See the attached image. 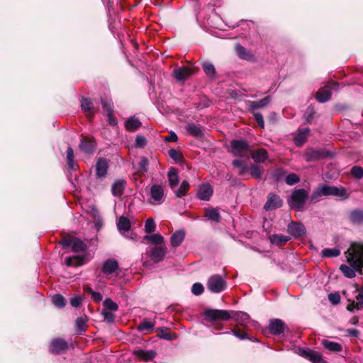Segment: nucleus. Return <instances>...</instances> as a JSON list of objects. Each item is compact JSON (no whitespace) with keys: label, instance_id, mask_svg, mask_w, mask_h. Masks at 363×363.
Masks as SVG:
<instances>
[{"label":"nucleus","instance_id":"64","mask_svg":"<svg viewBox=\"0 0 363 363\" xmlns=\"http://www.w3.org/2000/svg\"><path fill=\"white\" fill-rule=\"evenodd\" d=\"M357 303L360 308H363V289L359 291L358 295L356 296Z\"/></svg>","mask_w":363,"mask_h":363},{"label":"nucleus","instance_id":"20","mask_svg":"<svg viewBox=\"0 0 363 363\" xmlns=\"http://www.w3.org/2000/svg\"><path fill=\"white\" fill-rule=\"evenodd\" d=\"M126 182L124 179H117L111 186V192L114 196H121L125 190Z\"/></svg>","mask_w":363,"mask_h":363},{"label":"nucleus","instance_id":"17","mask_svg":"<svg viewBox=\"0 0 363 363\" xmlns=\"http://www.w3.org/2000/svg\"><path fill=\"white\" fill-rule=\"evenodd\" d=\"M118 262L115 259H106L102 267V272L106 275L115 272L118 269Z\"/></svg>","mask_w":363,"mask_h":363},{"label":"nucleus","instance_id":"39","mask_svg":"<svg viewBox=\"0 0 363 363\" xmlns=\"http://www.w3.org/2000/svg\"><path fill=\"white\" fill-rule=\"evenodd\" d=\"M117 227L120 232L128 231L130 228V222L126 217L121 216L117 223Z\"/></svg>","mask_w":363,"mask_h":363},{"label":"nucleus","instance_id":"21","mask_svg":"<svg viewBox=\"0 0 363 363\" xmlns=\"http://www.w3.org/2000/svg\"><path fill=\"white\" fill-rule=\"evenodd\" d=\"M191 74V71L186 67H180L174 70V78L180 82H184Z\"/></svg>","mask_w":363,"mask_h":363},{"label":"nucleus","instance_id":"50","mask_svg":"<svg viewBox=\"0 0 363 363\" xmlns=\"http://www.w3.org/2000/svg\"><path fill=\"white\" fill-rule=\"evenodd\" d=\"M101 104L104 111L107 113H112L113 110V102L108 99H101Z\"/></svg>","mask_w":363,"mask_h":363},{"label":"nucleus","instance_id":"34","mask_svg":"<svg viewBox=\"0 0 363 363\" xmlns=\"http://www.w3.org/2000/svg\"><path fill=\"white\" fill-rule=\"evenodd\" d=\"M155 323L147 320H144L138 326V331L144 333H150L154 330Z\"/></svg>","mask_w":363,"mask_h":363},{"label":"nucleus","instance_id":"10","mask_svg":"<svg viewBox=\"0 0 363 363\" xmlns=\"http://www.w3.org/2000/svg\"><path fill=\"white\" fill-rule=\"evenodd\" d=\"M60 244L65 248L71 247L74 252H84L87 248L86 244L77 238H65Z\"/></svg>","mask_w":363,"mask_h":363},{"label":"nucleus","instance_id":"4","mask_svg":"<svg viewBox=\"0 0 363 363\" xmlns=\"http://www.w3.org/2000/svg\"><path fill=\"white\" fill-rule=\"evenodd\" d=\"M232 317L231 311L225 310L206 308L204 311L205 320L213 323L220 320L228 321Z\"/></svg>","mask_w":363,"mask_h":363},{"label":"nucleus","instance_id":"23","mask_svg":"<svg viewBox=\"0 0 363 363\" xmlns=\"http://www.w3.org/2000/svg\"><path fill=\"white\" fill-rule=\"evenodd\" d=\"M308 128H299L297 135L294 137V140L296 146L301 147L306 140L307 135L309 133Z\"/></svg>","mask_w":363,"mask_h":363},{"label":"nucleus","instance_id":"24","mask_svg":"<svg viewBox=\"0 0 363 363\" xmlns=\"http://www.w3.org/2000/svg\"><path fill=\"white\" fill-rule=\"evenodd\" d=\"M133 354L137 357L147 362L155 357L156 352L154 350H134Z\"/></svg>","mask_w":363,"mask_h":363},{"label":"nucleus","instance_id":"13","mask_svg":"<svg viewBox=\"0 0 363 363\" xmlns=\"http://www.w3.org/2000/svg\"><path fill=\"white\" fill-rule=\"evenodd\" d=\"M287 232L294 238L306 235V229L301 223L291 221L287 225Z\"/></svg>","mask_w":363,"mask_h":363},{"label":"nucleus","instance_id":"63","mask_svg":"<svg viewBox=\"0 0 363 363\" xmlns=\"http://www.w3.org/2000/svg\"><path fill=\"white\" fill-rule=\"evenodd\" d=\"M82 299L80 296H74L70 298V304L74 307H78L82 304Z\"/></svg>","mask_w":363,"mask_h":363},{"label":"nucleus","instance_id":"51","mask_svg":"<svg viewBox=\"0 0 363 363\" xmlns=\"http://www.w3.org/2000/svg\"><path fill=\"white\" fill-rule=\"evenodd\" d=\"M168 155L176 162H180L183 159L182 154L174 148H171L168 151Z\"/></svg>","mask_w":363,"mask_h":363},{"label":"nucleus","instance_id":"42","mask_svg":"<svg viewBox=\"0 0 363 363\" xmlns=\"http://www.w3.org/2000/svg\"><path fill=\"white\" fill-rule=\"evenodd\" d=\"M189 189V184L186 180H184L179 189L175 191V195L178 198L184 196Z\"/></svg>","mask_w":363,"mask_h":363},{"label":"nucleus","instance_id":"30","mask_svg":"<svg viewBox=\"0 0 363 363\" xmlns=\"http://www.w3.org/2000/svg\"><path fill=\"white\" fill-rule=\"evenodd\" d=\"M186 130L189 135L194 137H199L203 134L202 127L194 123H189L186 126Z\"/></svg>","mask_w":363,"mask_h":363},{"label":"nucleus","instance_id":"27","mask_svg":"<svg viewBox=\"0 0 363 363\" xmlns=\"http://www.w3.org/2000/svg\"><path fill=\"white\" fill-rule=\"evenodd\" d=\"M323 152L314 149H308L304 155V158L307 162L318 160L323 157Z\"/></svg>","mask_w":363,"mask_h":363},{"label":"nucleus","instance_id":"60","mask_svg":"<svg viewBox=\"0 0 363 363\" xmlns=\"http://www.w3.org/2000/svg\"><path fill=\"white\" fill-rule=\"evenodd\" d=\"M230 333L233 334L235 337H237L240 340L249 339L248 335L247 333H240L234 329H230V332H228L227 333Z\"/></svg>","mask_w":363,"mask_h":363},{"label":"nucleus","instance_id":"26","mask_svg":"<svg viewBox=\"0 0 363 363\" xmlns=\"http://www.w3.org/2000/svg\"><path fill=\"white\" fill-rule=\"evenodd\" d=\"M323 347L332 352H339L342 350V346L336 342L328 340H323L321 342Z\"/></svg>","mask_w":363,"mask_h":363},{"label":"nucleus","instance_id":"31","mask_svg":"<svg viewBox=\"0 0 363 363\" xmlns=\"http://www.w3.org/2000/svg\"><path fill=\"white\" fill-rule=\"evenodd\" d=\"M79 149L86 154H92L95 150L94 143L91 140L83 139L79 144Z\"/></svg>","mask_w":363,"mask_h":363},{"label":"nucleus","instance_id":"49","mask_svg":"<svg viewBox=\"0 0 363 363\" xmlns=\"http://www.w3.org/2000/svg\"><path fill=\"white\" fill-rule=\"evenodd\" d=\"M233 165L238 169L240 175H244L247 172V168L244 162L240 160H235L233 161Z\"/></svg>","mask_w":363,"mask_h":363},{"label":"nucleus","instance_id":"3","mask_svg":"<svg viewBox=\"0 0 363 363\" xmlns=\"http://www.w3.org/2000/svg\"><path fill=\"white\" fill-rule=\"evenodd\" d=\"M308 199V192L304 189H295L291 194L289 205L297 211H302Z\"/></svg>","mask_w":363,"mask_h":363},{"label":"nucleus","instance_id":"52","mask_svg":"<svg viewBox=\"0 0 363 363\" xmlns=\"http://www.w3.org/2000/svg\"><path fill=\"white\" fill-rule=\"evenodd\" d=\"M285 182L288 185L292 186L300 182V178L297 174L291 173L286 176Z\"/></svg>","mask_w":363,"mask_h":363},{"label":"nucleus","instance_id":"19","mask_svg":"<svg viewBox=\"0 0 363 363\" xmlns=\"http://www.w3.org/2000/svg\"><path fill=\"white\" fill-rule=\"evenodd\" d=\"M231 313L232 318H233L237 323L240 325L246 326L250 321V315L245 312L231 311Z\"/></svg>","mask_w":363,"mask_h":363},{"label":"nucleus","instance_id":"57","mask_svg":"<svg viewBox=\"0 0 363 363\" xmlns=\"http://www.w3.org/2000/svg\"><path fill=\"white\" fill-rule=\"evenodd\" d=\"M204 288L201 283H195L191 287V292L196 295L199 296L203 294Z\"/></svg>","mask_w":363,"mask_h":363},{"label":"nucleus","instance_id":"2","mask_svg":"<svg viewBox=\"0 0 363 363\" xmlns=\"http://www.w3.org/2000/svg\"><path fill=\"white\" fill-rule=\"evenodd\" d=\"M346 190L343 187L331 186L326 184L318 186L313 191L311 196V201H314L320 196H336L339 197H345Z\"/></svg>","mask_w":363,"mask_h":363},{"label":"nucleus","instance_id":"18","mask_svg":"<svg viewBox=\"0 0 363 363\" xmlns=\"http://www.w3.org/2000/svg\"><path fill=\"white\" fill-rule=\"evenodd\" d=\"M108 164L106 159L99 158L96 164V176L99 178L105 177L107 174Z\"/></svg>","mask_w":363,"mask_h":363},{"label":"nucleus","instance_id":"25","mask_svg":"<svg viewBox=\"0 0 363 363\" xmlns=\"http://www.w3.org/2000/svg\"><path fill=\"white\" fill-rule=\"evenodd\" d=\"M185 238V232L184 230H177L174 233L170 238L171 245L173 247H179Z\"/></svg>","mask_w":363,"mask_h":363},{"label":"nucleus","instance_id":"14","mask_svg":"<svg viewBox=\"0 0 363 363\" xmlns=\"http://www.w3.org/2000/svg\"><path fill=\"white\" fill-rule=\"evenodd\" d=\"M283 205V201L280 196L274 193H269L266 203L264 205L265 211H271L279 208Z\"/></svg>","mask_w":363,"mask_h":363},{"label":"nucleus","instance_id":"62","mask_svg":"<svg viewBox=\"0 0 363 363\" xmlns=\"http://www.w3.org/2000/svg\"><path fill=\"white\" fill-rule=\"evenodd\" d=\"M158 336L167 340H172L173 339L172 334L168 333L166 328H161V333Z\"/></svg>","mask_w":363,"mask_h":363},{"label":"nucleus","instance_id":"48","mask_svg":"<svg viewBox=\"0 0 363 363\" xmlns=\"http://www.w3.org/2000/svg\"><path fill=\"white\" fill-rule=\"evenodd\" d=\"M53 304L57 308L65 307L66 302L65 298L61 294H55L52 297Z\"/></svg>","mask_w":363,"mask_h":363},{"label":"nucleus","instance_id":"32","mask_svg":"<svg viewBox=\"0 0 363 363\" xmlns=\"http://www.w3.org/2000/svg\"><path fill=\"white\" fill-rule=\"evenodd\" d=\"M141 126V122L135 116L128 118L125 122V128L128 131H135Z\"/></svg>","mask_w":363,"mask_h":363},{"label":"nucleus","instance_id":"59","mask_svg":"<svg viewBox=\"0 0 363 363\" xmlns=\"http://www.w3.org/2000/svg\"><path fill=\"white\" fill-rule=\"evenodd\" d=\"M253 116H254V118L256 121L257 123L258 124V125L261 128H264V118H263L262 113L259 112H254Z\"/></svg>","mask_w":363,"mask_h":363},{"label":"nucleus","instance_id":"28","mask_svg":"<svg viewBox=\"0 0 363 363\" xmlns=\"http://www.w3.org/2000/svg\"><path fill=\"white\" fill-rule=\"evenodd\" d=\"M251 155L255 162H264L268 158V153L265 149L255 150L252 152Z\"/></svg>","mask_w":363,"mask_h":363},{"label":"nucleus","instance_id":"46","mask_svg":"<svg viewBox=\"0 0 363 363\" xmlns=\"http://www.w3.org/2000/svg\"><path fill=\"white\" fill-rule=\"evenodd\" d=\"M236 52L238 56L244 60H249L251 57V54L247 50L240 45L236 46Z\"/></svg>","mask_w":363,"mask_h":363},{"label":"nucleus","instance_id":"54","mask_svg":"<svg viewBox=\"0 0 363 363\" xmlns=\"http://www.w3.org/2000/svg\"><path fill=\"white\" fill-rule=\"evenodd\" d=\"M149 161L148 159L145 157H142L139 163L138 168L139 171L145 173L148 171Z\"/></svg>","mask_w":363,"mask_h":363},{"label":"nucleus","instance_id":"41","mask_svg":"<svg viewBox=\"0 0 363 363\" xmlns=\"http://www.w3.org/2000/svg\"><path fill=\"white\" fill-rule=\"evenodd\" d=\"M81 108L84 112H90L94 108L91 100L89 98L82 97L81 98Z\"/></svg>","mask_w":363,"mask_h":363},{"label":"nucleus","instance_id":"53","mask_svg":"<svg viewBox=\"0 0 363 363\" xmlns=\"http://www.w3.org/2000/svg\"><path fill=\"white\" fill-rule=\"evenodd\" d=\"M156 225L152 218H147L145 223V231L151 233L155 230Z\"/></svg>","mask_w":363,"mask_h":363},{"label":"nucleus","instance_id":"61","mask_svg":"<svg viewBox=\"0 0 363 363\" xmlns=\"http://www.w3.org/2000/svg\"><path fill=\"white\" fill-rule=\"evenodd\" d=\"M328 299L333 304H338L340 302V296L337 293H331L328 295Z\"/></svg>","mask_w":363,"mask_h":363},{"label":"nucleus","instance_id":"6","mask_svg":"<svg viewBox=\"0 0 363 363\" xmlns=\"http://www.w3.org/2000/svg\"><path fill=\"white\" fill-rule=\"evenodd\" d=\"M231 152L235 157H247L250 151V147L247 141L245 140H233L230 142Z\"/></svg>","mask_w":363,"mask_h":363},{"label":"nucleus","instance_id":"9","mask_svg":"<svg viewBox=\"0 0 363 363\" xmlns=\"http://www.w3.org/2000/svg\"><path fill=\"white\" fill-rule=\"evenodd\" d=\"M295 352L308 359L312 363H328L320 353L308 348L296 347Z\"/></svg>","mask_w":363,"mask_h":363},{"label":"nucleus","instance_id":"7","mask_svg":"<svg viewBox=\"0 0 363 363\" xmlns=\"http://www.w3.org/2000/svg\"><path fill=\"white\" fill-rule=\"evenodd\" d=\"M206 285L208 289L214 294L220 293L226 288V282L220 274L211 276L207 281Z\"/></svg>","mask_w":363,"mask_h":363},{"label":"nucleus","instance_id":"29","mask_svg":"<svg viewBox=\"0 0 363 363\" xmlns=\"http://www.w3.org/2000/svg\"><path fill=\"white\" fill-rule=\"evenodd\" d=\"M290 240V237L287 235L273 234L269 236V240L272 244L281 246L286 243Z\"/></svg>","mask_w":363,"mask_h":363},{"label":"nucleus","instance_id":"40","mask_svg":"<svg viewBox=\"0 0 363 363\" xmlns=\"http://www.w3.org/2000/svg\"><path fill=\"white\" fill-rule=\"evenodd\" d=\"M340 255V250L337 248H325L321 252L323 257H336Z\"/></svg>","mask_w":363,"mask_h":363},{"label":"nucleus","instance_id":"22","mask_svg":"<svg viewBox=\"0 0 363 363\" xmlns=\"http://www.w3.org/2000/svg\"><path fill=\"white\" fill-rule=\"evenodd\" d=\"M271 101V97L267 96L258 101H249L248 110L250 111H254L256 109L263 108L267 106Z\"/></svg>","mask_w":363,"mask_h":363},{"label":"nucleus","instance_id":"44","mask_svg":"<svg viewBox=\"0 0 363 363\" xmlns=\"http://www.w3.org/2000/svg\"><path fill=\"white\" fill-rule=\"evenodd\" d=\"M248 171L253 178L260 179L262 178V170L257 164H252L248 169Z\"/></svg>","mask_w":363,"mask_h":363},{"label":"nucleus","instance_id":"38","mask_svg":"<svg viewBox=\"0 0 363 363\" xmlns=\"http://www.w3.org/2000/svg\"><path fill=\"white\" fill-rule=\"evenodd\" d=\"M167 176H168L169 186L172 189H173L176 186H177V184L179 183V177H178V174L174 168H172L169 171Z\"/></svg>","mask_w":363,"mask_h":363},{"label":"nucleus","instance_id":"35","mask_svg":"<svg viewBox=\"0 0 363 363\" xmlns=\"http://www.w3.org/2000/svg\"><path fill=\"white\" fill-rule=\"evenodd\" d=\"M84 263V257L78 255L72 257H67L65 258V264L67 267L81 266Z\"/></svg>","mask_w":363,"mask_h":363},{"label":"nucleus","instance_id":"47","mask_svg":"<svg viewBox=\"0 0 363 363\" xmlns=\"http://www.w3.org/2000/svg\"><path fill=\"white\" fill-rule=\"evenodd\" d=\"M350 219L353 223H363V211H353L350 214Z\"/></svg>","mask_w":363,"mask_h":363},{"label":"nucleus","instance_id":"1","mask_svg":"<svg viewBox=\"0 0 363 363\" xmlns=\"http://www.w3.org/2000/svg\"><path fill=\"white\" fill-rule=\"evenodd\" d=\"M348 252L350 265L341 264L340 269L345 277L353 278L357 272L362 273L363 269V243H352Z\"/></svg>","mask_w":363,"mask_h":363},{"label":"nucleus","instance_id":"16","mask_svg":"<svg viewBox=\"0 0 363 363\" xmlns=\"http://www.w3.org/2000/svg\"><path fill=\"white\" fill-rule=\"evenodd\" d=\"M213 188L209 184H203L198 189L197 196L202 201H208L213 194Z\"/></svg>","mask_w":363,"mask_h":363},{"label":"nucleus","instance_id":"8","mask_svg":"<svg viewBox=\"0 0 363 363\" xmlns=\"http://www.w3.org/2000/svg\"><path fill=\"white\" fill-rule=\"evenodd\" d=\"M340 84L330 81L325 86L321 87L316 94V99L320 103L328 101L331 97V90L337 91Z\"/></svg>","mask_w":363,"mask_h":363},{"label":"nucleus","instance_id":"56","mask_svg":"<svg viewBox=\"0 0 363 363\" xmlns=\"http://www.w3.org/2000/svg\"><path fill=\"white\" fill-rule=\"evenodd\" d=\"M350 172L357 179H362L363 177V168L359 166L353 167Z\"/></svg>","mask_w":363,"mask_h":363},{"label":"nucleus","instance_id":"15","mask_svg":"<svg viewBox=\"0 0 363 363\" xmlns=\"http://www.w3.org/2000/svg\"><path fill=\"white\" fill-rule=\"evenodd\" d=\"M67 348L68 345L65 340L62 338H57L54 339L51 342L49 350L51 353L59 354L62 352L67 350Z\"/></svg>","mask_w":363,"mask_h":363},{"label":"nucleus","instance_id":"37","mask_svg":"<svg viewBox=\"0 0 363 363\" xmlns=\"http://www.w3.org/2000/svg\"><path fill=\"white\" fill-rule=\"evenodd\" d=\"M202 67H203L205 74L209 78H211V79H215L216 72L215 67L212 63H211L209 62H205L203 63Z\"/></svg>","mask_w":363,"mask_h":363},{"label":"nucleus","instance_id":"33","mask_svg":"<svg viewBox=\"0 0 363 363\" xmlns=\"http://www.w3.org/2000/svg\"><path fill=\"white\" fill-rule=\"evenodd\" d=\"M88 318L86 315L78 317L75 321L76 331L79 334H82L85 332L87 328Z\"/></svg>","mask_w":363,"mask_h":363},{"label":"nucleus","instance_id":"58","mask_svg":"<svg viewBox=\"0 0 363 363\" xmlns=\"http://www.w3.org/2000/svg\"><path fill=\"white\" fill-rule=\"evenodd\" d=\"M147 144V140L145 137L141 135H138L135 138V145L138 147H144Z\"/></svg>","mask_w":363,"mask_h":363},{"label":"nucleus","instance_id":"12","mask_svg":"<svg viewBox=\"0 0 363 363\" xmlns=\"http://www.w3.org/2000/svg\"><path fill=\"white\" fill-rule=\"evenodd\" d=\"M167 253V249L163 246H155L147 252V256L156 263L162 262Z\"/></svg>","mask_w":363,"mask_h":363},{"label":"nucleus","instance_id":"45","mask_svg":"<svg viewBox=\"0 0 363 363\" xmlns=\"http://www.w3.org/2000/svg\"><path fill=\"white\" fill-rule=\"evenodd\" d=\"M104 310H110L111 311H117L118 309V305L114 302L111 298H107L104 301Z\"/></svg>","mask_w":363,"mask_h":363},{"label":"nucleus","instance_id":"43","mask_svg":"<svg viewBox=\"0 0 363 363\" xmlns=\"http://www.w3.org/2000/svg\"><path fill=\"white\" fill-rule=\"evenodd\" d=\"M144 240H149L151 242L157 245H161L164 242V238L158 233L145 235Z\"/></svg>","mask_w":363,"mask_h":363},{"label":"nucleus","instance_id":"5","mask_svg":"<svg viewBox=\"0 0 363 363\" xmlns=\"http://www.w3.org/2000/svg\"><path fill=\"white\" fill-rule=\"evenodd\" d=\"M149 195L150 197L147 201L151 205H161L165 200L164 187L160 184H153L151 186Z\"/></svg>","mask_w":363,"mask_h":363},{"label":"nucleus","instance_id":"55","mask_svg":"<svg viewBox=\"0 0 363 363\" xmlns=\"http://www.w3.org/2000/svg\"><path fill=\"white\" fill-rule=\"evenodd\" d=\"M104 320L108 323H112L115 320V315L111 311H108L106 310H103L101 313Z\"/></svg>","mask_w":363,"mask_h":363},{"label":"nucleus","instance_id":"36","mask_svg":"<svg viewBox=\"0 0 363 363\" xmlns=\"http://www.w3.org/2000/svg\"><path fill=\"white\" fill-rule=\"evenodd\" d=\"M205 217L214 222H219L220 214L216 208H211L206 209Z\"/></svg>","mask_w":363,"mask_h":363},{"label":"nucleus","instance_id":"11","mask_svg":"<svg viewBox=\"0 0 363 363\" xmlns=\"http://www.w3.org/2000/svg\"><path fill=\"white\" fill-rule=\"evenodd\" d=\"M269 333L274 335H280L284 334L285 331H288L289 328L286 323L281 319H271L267 327Z\"/></svg>","mask_w":363,"mask_h":363}]
</instances>
